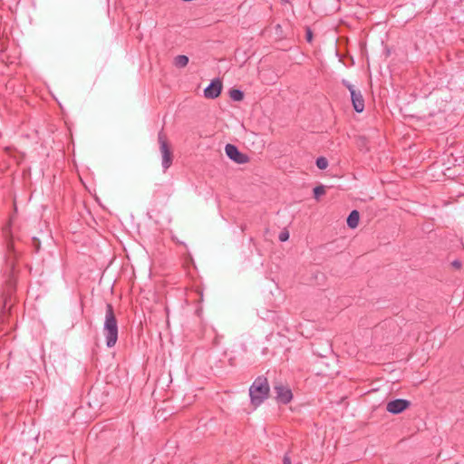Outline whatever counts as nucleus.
I'll return each mask as SVG.
<instances>
[{
	"label": "nucleus",
	"mask_w": 464,
	"mask_h": 464,
	"mask_svg": "<svg viewBox=\"0 0 464 464\" xmlns=\"http://www.w3.org/2000/svg\"><path fill=\"white\" fill-rule=\"evenodd\" d=\"M360 220V213L358 210L354 209L352 210L346 219L347 226L350 228H355L357 227Z\"/></svg>",
	"instance_id": "nucleus-10"
},
{
	"label": "nucleus",
	"mask_w": 464,
	"mask_h": 464,
	"mask_svg": "<svg viewBox=\"0 0 464 464\" xmlns=\"http://www.w3.org/2000/svg\"><path fill=\"white\" fill-rule=\"evenodd\" d=\"M342 83H343V86H345V87L349 90L350 94H352V91H357V89H355V87H354L353 84H351V83H350L348 81H346V80H343V81H342Z\"/></svg>",
	"instance_id": "nucleus-19"
},
{
	"label": "nucleus",
	"mask_w": 464,
	"mask_h": 464,
	"mask_svg": "<svg viewBox=\"0 0 464 464\" xmlns=\"http://www.w3.org/2000/svg\"><path fill=\"white\" fill-rule=\"evenodd\" d=\"M223 90V84L219 78H216L211 81L209 85L204 90V96L207 99L218 98Z\"/></svg>",
	"instance_id": "nucleus-8"
},
{
	"label": "nucleus",
	"mask_w": 464,
	"mask_h": 464,
	"mask_svg": "<svg viewBox=\"0 0 464 464\" xmlns=\"http://www.w3.org/2000/svg\"><path fill=\"white\" fill-rule=\"evenodd\" d=\"M313 37H314V34H313V31L311 30L310 27H306L305 28V39L308 43H312L313 41Z\"/></svg>",
	"instance_id": "nucleus-18"
},
{
	"label": "nucleus",
	"mask_w": 464,
	"mask_h": 464,
	"mask_svg": "<svg viewBox=\"0 0 464 464\" xmlns=\"http://www.w3.org/2000/svg\"><path fill=\"white\" fill-rule=\"evenodd\" d=\"M450 266L456 269V270H459L462 267V262L459 259H456V260H453L451 263H450Z\"/></svg>",
	"instance_id": "nucleus-20"
},
{
	"label": "nucleus",
	"mask_w": 464,
	"mask_h": 464,
	"mask_svg": "<svg viewBox=\"0 0 464 464\" xmlns=\"http://www.w3.org/2000/svg\"><path fill=\"white\" fill-rule=\"evenodd\" d=\"M32 246L34 248V251L35 253H38L40 251V249H41V241H40V239L35 237H34L32 238Z\"/></svg>",
	"instance_id": "nucleus-16"
},
{
	"label": "nucleus",
	"mask_w": 464,
	"mask_h": 464,
	"mask_svg": "<svg viewBox=\"0 0 464 464\" xmlns=\"http://www.w3.org/2000/svg\"><path fill=\"white\" fill-rule=\"evenodd\" d=\"M229 97L235 102H241L243 101L245 94L243 91L232 88L229 91Z\"/></svg>",
	"instance_id": "nucleus-12"
},
{
	"label": "nucleus",
	"mask_w": 464,
	"mask_h": 464,
	"mask_svg": "<svg viewBox=\"0 0 464 464\" xmlns=\"http://www.w3.org/2000/svg\"><path fill=\"white\" fill-rule=\"evenodd\" d=\"M188 61H189V59L187 55L179 54L174 58L173 63L178 68H184L188 65Z\"/></svg>",
	"instance_id": "nucleus-11"
},
{
	"label": "nucleus",
	"mask_w": 464,
	"mask_h": 464,
	"mask_svg": "<svg viewBox=\"0 0 464 464\" xmlns=\"http://www.w3.org/2000/svg\"><path fill=\"white\" fill-rule=\"evenodd\" d=\"M351 100L356 112H362L364 110V99L360 90L352 91Z\"/></svg>",
	"instance_id": "nucleus-9"
},
{
	"label": "nucleus",
	"mask_w": 464,
	"mask_h": 464,
	"mask_svg": "<svg viewBox=\"0 0 464 464\" xmlns=\"http://www.w3.org/2000/svg\"><path fill=\"white\" fill-rule=\"evenodd\" d=\"M315 165L319 169H325L328 167V160L325 157H318L315 160Z\"/></svg>",
	"instance_id": "nucleus-14"
},
{
	"label": "nucleus",
	"mask_w": 464,
	"mask_h": 464,
	"mask_svg": "<svg viewBox=\"0 0 464 464\" xmlns=\"http://www.w3.org/2000/svg\"><path fill=\"white\" fill-rule=\"evenodd\" d=\"M411 404L409 400L395 399L387 403L386 410L392 414H400L409 409Z\"/></svg>",
	"instance_id": "nucleus-7"
},
{
	"label": "nucleus",
	"mask_w": 464,
	"mask_h": 464,
	"mask_svg": "<svg viewBox=\"0 0 464 464\" xmlns=\"http://www.w3.org/2000/svg\"><path fill=\"white\" fill-rule=\"evenodd\" d=\"M283 464H292L290 457L285 454L283 458Z\"/></svg>",
	"instance_id": "nucleus-21"
},
{
	"label": "nucleus",
	"mask_w": 464,
	"mask_h": 464,
	"mask_svg": "<svg viewBox=\"0 0 464 464\" xmlns=\"http://www.w3.org/2000/svg\"><path fill=\"white\" fill-rule=\"evenodd\" d=\"M278 238H279V240H280L281 242H285V241H287V240H288V238H289V231H288L286 228H284V229L280 232V234H279V236H278Z\"/></svg>",
	"instance_id": "nucleus-17"
},
{
	"label": "nucleus",
	"mask_w": 464,
	"mask_h": 464,
	"mask_svg": "<svg viewBox=\"0 0 464 464\" xmlns=\"http://www.w3.org/2000/svg\"><path fill=\"white\" fill-rule=\"evenodd\" d=\"M103 332L108 348L115 346L118 340V322L111 304H106Z\"/></svg>",
	"instance_id": "nucleus-3"
},
{
	"label": "nucleus",
	"mask_w": 464,
	"mask_h": 464,
	"mask_svg": "<svg viewBox=\"0 0 464 464\" xmlns=\"http://www.w3.org/2000/svg\"><path fill=\"white\" fill-rule=\"evenodd\" d=\"M314 198L316 199V200H319L320 198L325 194V187L323 186V185H319V186H316L315 188H314Z\"/></svg>",
	"instance_id": "nucleus-13"
},
{
	"label": "nucleus",
	"mask_w": 464,
	"mask_h": 464,
	"mask_svg": "<svg viewBox=\"0 0 464 464\" xmlns=\"http://www.w3.org/2000/svg\"><path fill=\"white\" fill-rule=\"evenodd\" d=\"M270 395L268 380L264 375L257 376L249 387L251 404L256 408L260 406Z\"/></svg>",
	"instance_id": "nucleus-2"
},
{
	"label": "nucleus",
	"mask_w": 464,
	"mask_h": 464,
	"mask_svg": "<svg viewBox=\"0 0 464 464\" xmlns=\"http://www.w3.org/2000/svg\"><path fill=\"white\" fill-rule=\"evenodd\" d=\"M12 245L8 244L7 248L11 249Z\"/></svg>",
	"instance_id": "nucleus-22"
},
{
	"label": "nucleus",
	"mask_w": 464,
	"mask_h": 464,
	"mask_svg": "<svg viewBox=\"0 0 464 464\" xmlns=\"http://www.w3.org/2000/svg\"><path fill=\"white\" fill-rule=\"evenodd\" d=\"M276 400L280 404H288L293 399V392L288 385L277 383L274 385Z\"/></svg>",
	"instance_id": "nucleus-5"
},
{
	"label": "nucleus",
	"mask_w": 464,
	"mask_h": 464,
	"mask_svg": "<svg viewBox=\"0 0 464 464\" xmlns=\"http://www.w3.org/2000/svg\"><path fill=\"white\" fill-rule=\"evenodd\" d=\"M5 281L1 288L2 308L0 318L2 321L8 315V311L11 309V304L8 306L13 295L16 291V277L14 268H11L8 273L4 275Z\"/></svg>",
	"instance_id": "nucleus-1"
},
{
	"label": "nucleus",
	"mask_w": 464,
	"mask_h": 464,
	"mask_svg": "<svg viewBox=\"0 0 464 464\" xmlns=\"http://www.w3.org/2000/svg\"><path fill=\"white\" fill-rule=\"evenodd\" d=\"M158 142L162 156V167L167 170L173 163L174 155L163 128L158 133Z\"/></svg>",
	"instance_id": "nucleus-4"
},
{
	"label": "nucleus",
	"mask_w": 464,
	"mask_h": 464,
	"mask_svg": "<svg viewBox=\"0 0 464 464\" xmlns=\"http://www.w3.org/2000/svg\"><path fill=\"white\" fill-rule=\"evenodd\" d=\"M367 143L368 140L365 137H359L357 140V145L361 150L365 149L366 150H369Z\"/></svg>",
	"instance_id": "nucleus-15"
},
{
	"label": "nucleus",
	"mask_w": 464,
	"mask_h": 464,
	"mask_svg": "<svg viewBox=\"0 0 464 464\" xmlns=\"http://www.w3.org/2000/svg\"><path fill=\"white\" fill-rule=\"evenodd\" d=\"M227 156L237 164H245L249 161V157L242 153L238 148L234 144H227L225 147Z\"/></svg>",
	"instance_id": "nucleus-6"
}]
</instances>
